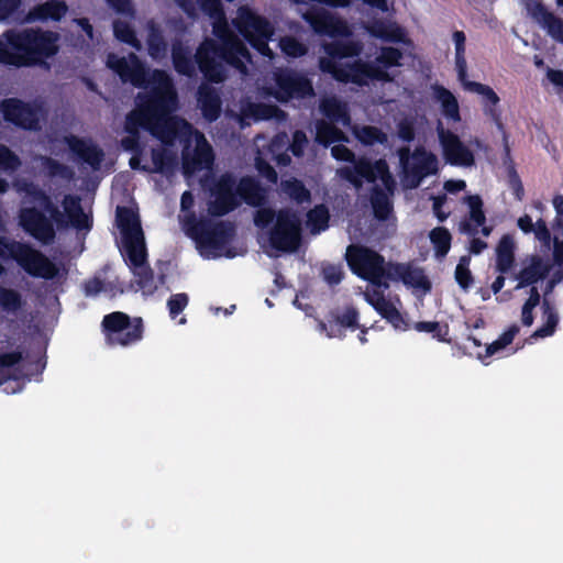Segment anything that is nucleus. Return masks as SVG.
Segmentation results:
<instances>
[{"instance_id":"obj_1","label":"nucleus","mask_w":563,"mask_h":563,"mask_svg":"<svg viewBox=\"0 0 563 563\" xmlns=\"http://www.w3.org/2000/svg\"><path fill=\"white\" fill-rule=\"evenodd\" d=\"M152 88L136 97L137 108L145 123V131L165 145H172L179 134V128L186 122L173 117L178 108V95L170 77L156 69L152 76Z\"/></svg>"},{"instance_id":"obj_2","label":"nucleus","mask_w":563,"mask_h":563,"mask_svg":"<svg viewBox=\"0 0 563 563\" xmlns=\"http://www.w3.org/2000/svg\"><path fill=\"white\" fill-rule=\"evenodd\" d=\"M59 34L49 30L10 29L0 35V64L40 66L59 51Z\"/></svg>"},{"instance_id":"obj_3","label":"nucleus","mask_w":563,"mask_h":563,"mask_svg":"<svg viewBox=\"0 0 563 563\" xmlns=\"http://www.w3.org/2000/svg\"><path fill=\"white\" fill-rule=\"evenodd\" d=\"M332 156L342 162L353 163V167H345L342 169V177L352 184L355 188H361L363 180L367 183H375L380 179L384 188L393 192L396 188V181L389 170V166L384 158L371 162L365 157L355 159V154L352 150L343 144H336L331 148Z\"/></svg>"},{"instance_id":"obj_4","label":"nucleus","mask_w":563,"mask_h":563,"mask_svg":"<svg viewBox=\"0 0 563 563\" xmlns=\"http://www.w3.org/2000/svg\"><path fill=\"white\" fill-rule=\"evenodd\" d=\"M239 34L261 55L272 57L269 41L275 34V26L264 15L249 5H241L232 21Z\"/></svg>"},{"instance_id":"obj_5","label":"nucleus","mask_w":563,"mask_h":563,"mask_svg":"<svg viewBox=\"0 0 563 563\" xmlns=\"http://www.w3.org/2000/svg\"><path fill=\"white\" fill-rule=\"evenodd\" d=\"M345 260L352 273L357 277L377 288L387 289L389 287L387 283L389 263L386 264L384 256L376 251L363 245L351 244L346 249Z\"/></svg>"},{"instance_id":"obj_6","label":"nucleus","mask_w":563,"mask_h":563,"mask_svg":"<svg viewBox=\"0 0 563 563\" xmlns=\"http://www.w3.org/2000/svg\"><path fill=\"white\" fill-rule=\"evenodd\" d=\"M101 331L109 346L129 347L143 340L145 325L141 317L113 311L102 318Z\"/></svg>"},{"instance_id":"obj_7","label":"nucleus","mask_w":563,"mask_h":563,"mask_svg":"<svg viewBox=\"0 0 563 563\" xmlns=\"http://www.w3.org/2000/svg\"><path fill=\"white\" fill-rule=\"evenodd\" d=\"M5 251L32 277L51 280L58 275L57 266L30 244L8 242L4 236H0V257H4Z\"/></svg>"},{"instance_id":"obj_8","label":"nucleus","mask_w":563,"mask_h":563,"mask_svg":"<svg viewBox=\"0 0 563 563\" xmlns=\"http://www.w3.org/2000/svg\"><path fill=\"white\" fill-rule=\"evenodd\" d=\"M117 225L121 232L124 260L140 264L146 246L139 213L129 207H117Z\"/></svg>"},{"instance_id":"obj_9","label":"nucleus","mask_w":563,"mask_h":563,"mask_svg":"<svg viewBox=\"0 0 563 563\" xmlns=\"http://www.w3.org/2000/svg\"><path fill=\"white\" fill-rule=\"evenodd\" d=\"M398 156L404 180L409 188L419 187L424 178L439 172L437 155L423 146L416 147L412 153L408 146H402L398 150Z\"/></svg>"},{"instance_id":"obj_10","label":"nucleus","mask_w":563,"mask_h":563,"mask_svg":"<svg viewBox=\"0 0 563 563\" xmlns=\"http://www.w3.org/2000/svg\"><path fill=\"white\" fill-rule=\"evenodd\" d=\"M0 111L7 123L24 131L41 130L44 110L38 102H27L19 98H7L0 102Z\"/></svg>"},{"instance_id":"obj_11","label":"nucleus","mask_w":563,"mask_h":563,"mask_svg":"<svg viewBox=\"0 0 563 563\" xmlns=\"http://www.w3.org/2000/svg\"><path fill=\"white\" fill-rule=\"evenodd\" d=\"M277 101L285 103L292 99L303 100L316 96L312 81L292 68H279L274 73Z\"/></svg>"},{"instance_id":"obj_12","label":"nucleus","mask_w":563,"mask_h":563,"mask_svg":"<svg viewBox=\"0 0 563 563\" xmlns=\"http://www.w3.org/2000/svg\"><path fill=\"white\" fill-rule=\"evenodd\" d=\"M190 234L200 245L209 250H222L235 235V225L231 221L195 220Z\"/></svg>"},{"instance_id":"obj_13","label":"nucleus","mask_w":563,"mask_h":563,"mask_svg":"<svg viewBox=\"0 0 563 563\" xmlns=\"http://www.w3.org/2000/svg\"><path fill=\"white\" fill-rule=\"evenodd\" d=\"M300 223L295 212L282 209L277 221L269 232V245L279 252H295L300 244Z\"/></svg>"},{"instance_id":"obj_14","label":"nucleus","mask_w":563,"mask_h":563,"mask_svg":"<svg viewBox=\"0 0 563 563\" xmlns=\"http://www.w3.org/2000/svg\"><path fill=\"white\" fill-rule=\"evenodd\" d=\"M437 133L446 164L462 167H471L475 164L473 151L461 141L457 134L444 129L440 121L437 125Z\"/></svg>"},{"instance_id":"obj_15","label":"nucleus","mask_w":563,"mask_h":563,"mask_svg":"<svg viewBox=\"0 0 563 563\" xmlns=\"http://www.w3.org/2000/svg\"><path fill=\"white\" fill-rule=\"evenodd\" d=\"M20 227L42 244H51L55 240L54 223L44 212L35 207L21 208L19 211Z\"/></svg>"},{"instance_id":"obj_16","label":"nucleus","mask_w":563,"mask_h":563,"mask_svg":"<svg viewBox=\"0 0 563 563\" xmlns=\"http://www.w3.org/2000/svg\"><path fill=\"white\" fill-rule=\"evenodd\" d=\"M464 88L471 92L482 96V108L485 117L489 118L496 125L497 130L504 135V146L507 155L510 154L508 145V136L506 133L505 124L503 122V111L499 108L500 98L495 90L485 84L478 81H466Z\"/></svg>"},{"instance_id":"obj_17","label":"nucleus","mask_w":563,"mask_h":563,"mask_svg":"<svg viewBox=\"0 0 563 563\" xmlns=\"http://www.w3.org/2000/svg\"><path fill=\"white\" fill-rule=\"evenodd\" d=\"M303 20L314 33L331 37L351 35L347 23L322 8L311 7L302 14Z\"/></svg>"},{"instance_id":"obj_18","label":"nucleus","mask_w":563,"mask_h":563,"mask_svg":"<svg viewBox=\"0 0 563 563\" xmlns=\"http://www.w3.org/2000/svg\"><path fill=\"white\" fill-rule=\"evenodd\" d=\"M369 80L391 82L394 78L388 71L372 62L358 58L352 63L343 64V76L340 78V82L354 84L363 87L367 86Z\"/></svg>"},{"instance_id":"obj_19","label":"nucleus","mask_w":563,"mask_h":563,"mask_svg":"<svg viewBox=\"0 0 563 563\" xmlns=\"http://www.w3.org/2000/svg\"><path fill=\"white\" fill-rule=\"evenodd\" d=\"M107 66L120 77L122 82H131L137 88L147 87V71L134 54H131V63L125 57L109 54Z\"/></svg>"},{"instance_id":"obj_20","label":"nucleus","mask_w":563,"mask_h":563,"mask_svg":"<svg viewBox=\"0 0 563 563\" xmlns=\"http://www.w3.org/2000/svg\"><path fill=\"white\" fill-rule=\"evenodd\" d=\"M529 16L536 21L547 34L563 45V19L549 11L539 0H523Z\"/></svg>"},{"instance_id":"obj_21","label":"nucleus","mask_w":563,"mask_h":563,"mask_svg":"<svg viewBox=\"0 0 563 563\" xmlns=\"http://www.w3.org/2000/svg\"><path fill=\"white\" fill-rule=\"evenodd\" d=\"M235 180L228 176L221 177L216 184L213 196L208 211L212 217H223L239 207L240 201L236 196Z\"/></svg>"},{"instance_id":"obj_22","label":"nucleus","mask_w":563,"mask_h":563,"mask_svg":"<svg viewBox=\"0 0 563 563\" xmlns=\"http://www.w3.org/2000/svg\"><path fill=\"white\" fill-rule=\"evenodd\" d=\"M218 53L214 40L203 41L197 48L195 62L203 77L211 82H222L224 73L222 65L217 60Z\"/></svg>"},{"instance_id":"obj_23","label":"nucleus","mask_w":563,"mask_h":563,"mask_svg":"<svg viewBox=\"0 0 563 563\" xmlns=\"http://www.w3.org/2000/svg\"><path fill=\"white\" fill-rule=\"evenodd\" d=\"M64 142L70 153L81 163L89 165L93 169H99L104 153L98 145L74 134L65 136Z\"/></svg>"},{"instance_id":"obj_24","label":"nucleus","mask_w":563,"mask_h":563,"mask_svg":"<svg viewBox=\"0 0 563 563\" xmlns=\"http://www.w3.org/2000/svg\"><path fill=\"white\" fill-rule=\"evenodd\" d=\"M387 280H401L406 286L430 290L431 284L424 272L409 264L389 263Z\"/></svg>"},{"instance_id":"obj_25","label":"nucleus","mask_w":563,"mask_h":563,"mask_svg":"<svg viewBox=\"0 0 563 563\" xmlns=\"http://www.w3.org/2000/svg\"><path fill=\"white\" fill-rule=\"evenodd\" d=\"M68 12V5L64 0H47L31 8L25 15L27 23L59 22Z\"/></svg>"},{"instance_id":"obj_26","label":"nucleus","mask_w":563,"mask_h":563,"mask_svg":"<svg viewBox=\"0 0 563 563\" xmlns=\"http://www.w3.org/2000/svg\"><path fill=\"white\" fill-rule=\"evenodd\" d=\"M197 102L202 117L208 122H214L220 118L222 100L214 87L201 85L197 90Z\"/></svg>"},{"instance_id":"obj_27","label":"nucleus","mask_w":563,"mask_h":563,"mask_svg":"<svg viewBox=\"0 0 563 563\" xmlns=\"http://www.w3.org/2000/svg\"><path fill=\"white\" fill-rule=\"evenodd\" d=\"M140 129L145 130V123L139 108L136 107V109L129 112L125 117L124 131L128 133V136L121 140L122 147L128 152L135 153L136 155H140L142 152Z\"/></svg>"},{"instance_id":"obj_28","label":"nucleus","mask_w":563,"mask_h":563,"mask_svg":"<svg viewBox=\"0 0 563 563\" xmlns=\"http://www.w3.org/2000/svg\"><path fill=\"white\" fill-rule=\"evenodd\" d=\"M236 194L241 200L252 207H262L267 198V190L252 176H244L239 180Z\"/></svg>"},{"instance_id":"obj_29","label":"nucleus","mask_w":563,"mask_h":563,"mask_svg":"<svg viewBox=\"0 0 563 563\" xmlns=\"http://www.w3.org/2000/svg\"><path fill=\"white\" fill-rule=\"evenodd\" d=\"M23 352L20 350L0 353V385L8 380H19L30 375L21 367Z\"/></svg>"},{"instance_id":"obj_30","label":"nucleus","mask_w":563,"mask_h":563,"mask_svg":"<svg viewBox=\"0 0 563 563\" xmlns=\"http://www.w3.org/2000/svg\"><path fill=\"white\" fill-rule=\"evenodd\" d=\"M214 161L212 147L203 141L197 144L192 155H183V168L186 174H191L203 168H209Z\"/></svg>"},{"instance_id":"obj_31","label":"nucleus","mask_w":563,"mask_h":563,"mask_svg":"<svg viewBox=\"0 0 563 563\" xmlns=\"http://www.w3.org/2000/svg\"><path fill=\"white\" fill-rule=\"evenodd\" d=\"M319 108L321 113L329 120L328 122L340 123L343 126H350L351 115L346 102L333 96L323 98Z\"/></svg>"},{"instance_id":"obj_32","label":"nucleus","mask_w":563,"mask_h":563,"mask_svg":"<svg viewBox=\"0 0 563 563\" xmlns=\"http://www.w3.org/2000/svg\"><path fill=\"white\" fill-rule=\"evenodd\" d=\"M62 203L73 228L78 231L92 228V219L84 212L78 196L66 195Z\"/></svg>"},{"instance_id":"obj_33","label":"nucleus","mask_w":563,"mask_h":563,"mask_svg":"<svg viewBox=\"0 0 563 563\" xmlns=\"http://www.w3.org/2000/svg\"><path fill=\"white\" fill-rule=\"evenodd\" d=\"M172 62L174 69L183 76L192 77L196 71L195 57L180 40H175L172 44Z\"/></svg>"},{"instance_id":"obj_34","label":"nucleus","mask_w":563,"mask_h":563,"mask_svg":"<svg viewBox=\"0 0 563 563\" xmlns=\"http://www.w3.org/2000/svg\"><path fill=\"white\" fill-rule=\"evenodd\" d=\"M431 89L434 100L441 106L442 114L453 122H460V106L453 92L439 84L432 85Z\"/></svg>"},{"instance_id":"obj_35","label":"nucleus","mask_w":563,"mask_h":563,"mask_svg":"<svg viewBox=\"0 0 563 563\" xmlns=\"http://www.w3.org/2000/svg\"><path fill=\"white\" fill-rule=\"evenodd\" d=\"M125 262L135 276L136 285L143 291V294L153 295L157 289V285L154 280V273L147 264L146 247L144 249L143 261H141L140 264H133L131 261Z\"/></svg>"},{"instance_id":"obj_36","label":"nucleus","mask_w":563,"mask_h":563,"mask_svg":"<svg viewBox=\"0 0 563 563\" xmlns=\"http://www.w3.org/2000/svg\"><path fill=\"white\" fill-rule=\"evenodd\" d=\"M363 48L362 42L355 40H334L323 45L325 54L333 59L358 57Z\"/></svg>"},{"instance_id":"obj_37","label":"nucleus","mask_w":563,"mask_h":563,"mask_svg":"<svg viewBox=\"0 0 563 563\" xmlns=\"http://www.w3.org/2000/svg\"><path fill=\"white\" fill-rule=\"evenodd\" d=\"M216 49L220 60L234 67L242 66L241 57L249 56L247 48L239 38L225 43H218L216 41Z\"/></svg>"},{"instance_id":"obj_38","label":"nucleus","mask_w":563,"mask_h":563,"mask_svg":"<svg viewBox=\"0 0 563 563\" xmlns=\"http://www.w3.org/2000/svg\"><path fill=\"white\" fill-rule=\"evenodd\" d=\"M368 33L386 42L399 43L404 41V30L394 22L376 19L367 26Z\"/></svg>"},{"instance_id":"obj_39","label":"nucleus","mask_w":563,"mask_h":563,"mask_svg":"<svg viewBox=\"0 0 563 563\" xmlns=\"http://www.w3.org/2000/svg\"><path fill=\"white\" fill-rule=\"evenodd\" d=\"M515 264V242L508 234L503 235L496 247V269L507 274Z\"/></svg>"},{"instance_id":"obj_40","label":"nucleus","mask_w":563,"mask_h":563,"mask_svg":"<svg viewBox=\"0 0 563 563\" xmlns=\"http://www.w3.org/2000/svg\"><path fill=\"white\" fill-rule=\"evenodd\" d=\"M389 191L385 188H380L378 185H374L371 189V205L373 209L374 217L379 221H386L391 211L393 205L388 198ZM390 192V195H393Z\"/></svg>"},{"instance_id":"obj_41","label":"nucleus","mask_w":563,"mask_h":563,"mask_svg":"<svg viewBox=\"0 0 563 563\" xmlns=\"http://www.w3.org/2000/svg\"><path fill=\"white\" fill-rule=\"evenodd\" d=\"M375 311L390 323L396 330L407 331L409 323L389 299H382L376 302Z\"/></svg>"},{"instance_id":"obj_42","label":"nucleus","mask_w":563,"mask_h":563,"mask_svg":"<svg viewBox=\"0 0 563 563\" xmlns=\"http://www.w3.org/2000/svg\"><path fill=\"white\" fill-rule=\"evenodd\" d=\"M542 310L545 322L526 340L529 344H532L537 339L551 336L556 331L559 314L555 309L545 300L542 305Z\"/></svg>"},{"instance_id":"obj_43","label":"nucleus","mask_w":563,"mask_h":563,"mask_svg":"<svg viewBox=\"0 0 563 563\" xmlns=\"http://www.w3.org/2000/svg\"><path fill=\"white\" fill-rule=\"evenodd\" d=\"M335 123L324 120L318 121L316 124V140L318 143L329 146L331 144L346 141V135L342 130L334 125Z\"/></svg>"},{"instance_id":"obj_44","label":"nucleus","mask_w":563,"mask_h":563,"mask_svg":"<svg viewBox=\"0 0 563 563\" xmlns=\"http://www.w3.org/2000/svg\"><path fill=\"white\" fill-rule=\"evenodd\" d=\"M151 156L153 168H150V173L167 175L173 173L177 165L175 155L166 148H152Z\"/></svg>"},{"instance_id":"obj_45","label":"nucleus","mask_w":563,"mask_h":563,"mask_svg":"<svg viewBox=\"0 0 563 563\" xmlns=\"http://www.w3.org/2000/svg\"><path fill=\"white\" fill-rule=\"evenodd\" d=\"M466 202L470 208V219L475 223V227H472L468 222L464 221L461 223V229L468 233H475L476 228L484 225L486 222L485 212L483 210V200L478 195H472L466 197Z\"/></svg>"},{"instance_id":"obj_46","label":"nucleus","mask_w":563,"mask_h":563,"mask_svg":"<svg viewBox=\"0 0 563 563\" xmlns=\"http://www.w3.org/2000/svg\"><path fill=\"white\" fill-rule=\"evenodd\" d=\"M147 52L153 59H161L167 55L168 44L158 26L151 24L146 38Z\"/></svg>"},{"instance_id":"obj_47","label":"nucleus","mask_w":563,"mask_h":563,"mask_svg":"<svg viewBox=\"0 0 563 563\" xmlns=\"http://www.w3.org/2000/svg\"><path fill=\"white\" fill-rule=\"evenodd\" d=\"M330 213L325 205L314 206L307 212V223L312 233H319L329 227Z\"/></svg>"},{"instance_id":"obj_48","label":"nucleus","mask_w":563,"mask_h":563,"mask_svg":"<svg viewBox=\"0 0 563 563\" xmlns=\"http://www.w3.org/2000/svg\"><path fill=\"white\" fill-rule=\"evenodd\" d=\"M14 188L18 192L24 194L26 197L31 198L33 202H37L42 207L49 202L51 197L33 181L25 179L16 180Z\"/></svg>"},{"instance_id":"obj_49","label":"nucleus","mask_w":563,"mask_h":563,"mask_svg":"<svg viewBox=\"0 0 563 563\" xmlns=\"http://www.w3.org/2000/svg\"><path fill=\"white\" fill-rule=\"evenodd\" d=\"M430 241L433 244L435 255L444 257L451 249L452 235L444 227H437L430 232Z\"/></svg>"},{"instance_id":"obj_50","label":"nucleus","mask_w":563,"mask_h":563,"mask_svg":"<svg viewBox=\"0 0 563 563\" xmlns=\"http://www.w3.org/2000/svg\"><path fill=\"white\" fill-rule=\"evenodd\" d=\"M112 27L113 35L118 41L128 44L136 49L141 47V43L136 37V33L129 22L122 20H114L112 23Z\"/></svg>"},{"instance_id":"obj_51","label":"nucleus","mask_w":563,"mask_h":563,"mask_svg":"<svg viewBox=\"0 0 563 563\" xmlns=\"http://www.w3.org/2000/svg\"><path fill=\"white\" fill-rule=\"evenodd\" d=\"M283 190L297 203L309 202L311 200L310 190L297 178L285 180L283 183Z\"/></svg>"},{"instance_id":"obj_52","label":"nucleus","mask_w":563,"mask_h":563,"mask_svg":"<svg viewBox=\"0 0 563 563\" xmlns=\"http://www.w3.org/2000/svg\"><path fill=\"white\" fill-rule=\"evenodd\" d=\"M354 133L356 139L366 146H372L374 144H385L388 140L387 134L374 125H364L356 130Z\"/></svg>"},{"instance_id":"obj_53","label":"nucleus","mask_w":563,"mask_h":563,"mask_svg":"<svg viewBox=\"0 0 563 563\" xmlns=\"http://www.w3.org/2000/svg\"><path fill=\"white\" fill-rule=\"evenodd\" d=\"M470 264L471 255H463L460 257L454 272V278L457 285L465 291L474 284V277L470 269Z\"/></svg>"},{"instance_id":"obj_54","label":"nucleus","mask_w":563,"mask_h":563,"mask_svg":"<svg viewBox=\"0 0 563 563\" xmlns=\"http://www.w3.org/2000/svg\"><path fill=\"white\" fill-rule=\"evenodd\" d=\"M43 166L47 173V175L52 178L59 177L65 180H73L75 177V172L68 165H65L52 157H44Z\"/></svg>"},{"instance_id":"obj_55","label":"nucleus","mask_w":563,"mask_h":563,"mask_svg":"<svg viewBox=\"0 0 563 563\" xmlns=\"http://www.w3.org/2000/svg\"><path fill=\"white\" fill-rule=\"evenodd\" d=\"M279 47L287 57L299 58L308 53V47L298 38L286 35L279 40Z\"/></svg>"},{"instance_id":"obj_56","label":"nucleus","mask_w":563,"mask_h":563,"mask_svg":"<svg viewBox=\"0 0 563 563\" xmlns=\"http://www.w3.org/2000/svg\"><path fill=\"white\" fill-rule=\"evenodd\" d=\"M402 53L399 48L393 46H384L379 55L376 57V64L387 71L388 68L400 66Z\"/></svg>"},{"instance_id":"obj_57","label":"nucleus","mask_w":563,"mask_h":563,"mask_svg":"<svg viewBox=\"0 0 563 563\" xmlns=\"http://www.w3.org/2000/svg\"><path fill=\"white\" fill-rule=\"evenodd\" d=\"M23 306L19 291L11 288H0V307L7 312H15Z\"/></svg>"},{"instance_id":"obj_58","label":"nucleus","mask_w":563,"mask_h":563,"mask_svg":"<svg viewBox=\"0 0 563 563\" xmlns=\"http://www.w3.org/2000/svg\"><path fill=\"white\" fill-rule=\"evenodd\" d=\"M413 329L418 332H428L432 333L433 338L438 339L440 342H449V327L445 324L441 327L437 321H418L413 324Z\"/></svg>"},{"instance_id":"obj_59","label":"nucleus","mask_w":563,"mask_h":563,"mask_svg":"<svg viewBox=\"0 0 563 563\" xmlns=\"http://www.w3.org/2000/svg\"><path fill=\"white\" fill-rule=\"evenodd\" d=\"M212 33L220 41V43H225L238 38V36L230 29L225 14L223 16H219V19H213Z\"/></svg>"},{"instance_id":"obj_60","label":"nucleus","mask_w":563,"mask_h":563,"mask_svg":"<svg viewBox=\"0 0 563 563\" xmlns=\"http://www.w3.org/2000/svg\"><path fill=\"white\" fill-rule=\"evenodd\" d=\"M21 166L20 157L8 146L0 143V168L14 172Z\"/></svg>"},{"instance_id":"obj_61","label":"nucleus","mask_w":563,"mask_h":563,"mask_svg":"<svg viewBox=\"0 0 563 563\" xmlns=\"http://www.w3.org/2000/svg\"><path fill=\"white\" fill-rule=\"evenodd\" d=\"M334 325L341 328L358 329V311L354 307H347L341 314L335 316Z\"/></svg>"},{"instance_id":"obj_62","label":"nucleus","mask_w":563,"mask_h":563,"mask_svg":"<svg viewBox=\"0 0 563 563\" xmlns=\"http://www.w3.org/2000/svg\"><path fill=\"white\" fill-rule=\"evenodd\" d=\"M189 302V297L185 292L174 294L167 300V308L172 319H175L184 311Z\"/></svg>"},{"instance_id":"obj_63","label":"nucleus","mask_w":563,"mask_h":563,"mask_svg":"<svg viewBox=\"0 0 563 563\" xmlns=\"http://www.w3.org/2000/svg\"><path fill=\"white\" fill-rule=\"evenodd\" d=\"M319 68L322 73L329 74L333 79L340 82V78L343 76V64L338 63L336 59L331 57H321L319 60Z\"/></svg>"},{"instance_id":"obj_64","label":"nucleus","mask_w":563,"mask_h":563,"mask_svg":"<svg viewBox=\"0 0 563 563\" xmlns=\"http://www.w3.org/2000/svg\"><path fill=\"white\" fill-rule=\"evenodd\" d=\"M544 276L543 273L534 265L525 267L518 274L519 287H526L536 284L540 278Z\"/></svg>"}]
</instances>
